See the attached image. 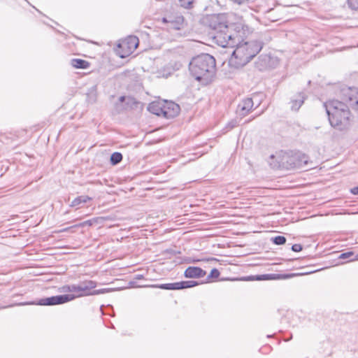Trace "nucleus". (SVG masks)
Returning a JSON list of instances; mask_svg holds the SVG:
<instances>
[{
    "mask_svg": "<svg viewBox=\"0 0 358 358\" xmlns=\"http://www.w3.org/2000/svg\"><path fill=\"white\" fill-rule=\"evenodd\" d=\"M271 241L274 244L281 245L286 243V238L283 236H277L272 238Z\"/></svg>",
    "mask_w": 358,
    "mask_h": 358,
    "instance_id": "nucleus-22",
    "label": "nucleus"
},
{
    "mask_svg": "<svg viewBox=\"0 0 358 358\" xmlns=\"http://www.w3.org/2000/svg\"><path fill=\"white\" fill-rule=\"evenodd\" d=\"M166 107L165 117H171L177 115L180 112L179 105L171 102L164 106Z\"/></svg>",
    "mask_w": 358,
    "mask_h": 358,
    "instance_id": "nucleus-14",
    "label": "nucleus"
},
{
    "mask_svg": "<svg viewBox=\"0 0 358 358\" xmlns=\"http://www.w3.org/2000/svg\"><path fill=\"white\" fill-rule=\"evenodd\" d=\"M234 46L236 47L229 60V64L231 67L239 69L252 60L260 52L263 45L257 41L244 43H240L238 41Z\"/></svg>",
    "mask_w": 358,
    "mask_h": 358,
    "instance_id": "nucleus-4",
    "label": "nucleus"
},
{
    "mask_svg": "<svg viewBox=\"0 0 358 358\" xmlns=\"http://www.w3.org/2000/svg\"><path fill=\"white\" fill-rule=\"evenodd\" d=\"M142 277V275H138L137 278L140 279Z\"/></svg>",
    "mask_w": 358,
    "mask_h": 358,
    "instance_id": "nucleus-34",
    "label": "nucleus"
},
{
    "mask_svg": "<svg viewBox=\"0 0 358 358\" xmlns=\"http://www.w3.org/2000/svg\"><path fill=\"white\" fill-rule=\"evenodd\" d=\"M92 199L88 196L86 195H82L79 196L76 198H75L71 203L70 206L71 207H76L78 206L83 203H85L89 201H91Z\"/></svg>",
    "mask_w": 358,
    "mask_h": 358,
    "instance_id": "nucleus-17",
    "label": "nucleus"
},
{
    "mask_svg": "<svg viewBox=\"0 0 358 358\" xmlns=\"http://www.w3.org/2000/svg\"><path fill=\"white\" fill-rule=\"evenodd\" d=\"M295 273L278 275V274H266L258 275L257 280H270V279H287L295 276Z\"/></svg>",
    "mask_w": 358,
    "mask_h": 358,
    "instance_id": "nucleus-15",
    "label": "nucleus"
},
{
    "mask_svg": "<svg viewBox=\"0 0 358 358\" xmlns=\"http://www.w3.org/2000/svg\"><path fill=\"white\" fill-rule=\"evenodd\" d=\"M162 22L167 24L169 29L180 30L184 24V17L180 14L169 15L162 18Z\"/></svg>",
    "mask_w": 358,
    "mask_h": 358,
    "instance_id": "nucleus-9",
    "label": "nucleus"
},
{
    "mask_svg": "<svg viewBox=\"0 0 358 358\" xmlns=\"http://www.w3.org/2000/svg\"><path fill=\"white\" fill-rule=\"evenodd\" d=\"M138 45V38L136 36H129L123 41L122 43H119L118 48L122 49L123 52H119L120 57L121 58H124L129 56L130 54L135 50Z\"/></svg>",
    "mask_w": 358,
    "mask_h": 358,
    "instance_id": "nucleus-7",
    "label": "nucleus"
},
{
    "mask_svg": "<svg viewBox=\"0 0 358 358\" xmlns=\"http://www.w3.org/2000/svg\"><path fill=\"white\" fill-rule=\"evenodd\" d=\"M229 126H230V128L231 129L236 126V123L231 122V123H229Z\"/></svg>",
    "mask_w": 358,
    "mask_h": 358,
    "instance_id": "nucleus-32",
    "label": "nucleus"
},
{
    "mask_svg": "<svg viewBox=\"0 0 358 358\" xmlns=\"http://www.w3.org/2000/svg\"><path fill=\"white\" fill-rule=\"evenodd\" d=\"M69 228L64 229H62V231H68V230H69Z\"/></svg>",
    "mask_w": 358,
    "mask_h": 358,
    "instance_id": "nucleus-33",
    "label": "nucleus"
},
{
    "mask_svg": "<svg viewBox=\"0 0 358 358\" xmlns=\"http://www.w3.org/2000/svg\"><path fill=\"white\" fill-rule=\"evenodd\" d=\"M71 65L76 69H86L90 66V63L82 59H72Z\"/></svg>",
    "mask_w": 358,
    "mask_h": 358,
    "instance_id": "nucleus-16",
    "label": "nucleus"
},
{
    "mask_svg": "<svg viewBox=\"0 0 358 358\" xmlns=\"http://www.w3.org/2000/svg\"><path fill=\"white\" fill-rule=\"evenodd\" d=\"M189 70L196 80L203 85H208L215 75V59L209 54L199 55L191 60Z\"/></svg>",
    "mask_w": 358,
    "mask_h": 358,
    "instance_id": "nucleus-3",
    "label": "nucleus"
},
{
    "mask_svg": "<svg viewBox=\"0 0 358 358\" xmlns=\"http://www.w3.org/2000/svg\"><path fill=\"white\" fill-rule=\"evenodd\" d=\"M351 193L353 194H358V187L351 189Z\"/></svg>",
    "mask_w": 358,
    "mask_h": 358,
    "instance_id": "nucleus-30",
    "label": "nucleus"
},
{
    "mask_svg": "<svg viewBox=\"0 0 358 358\" xmlns=\"http://www.w3.org/2000/svg\"><path fill=\"white\" fill-rule=\"evenodd\" d=\"M199 285V282L194 280L181 281L179 282L180 289L190 288Z\"/></svg>",
    "mask_w": 358,
    "mask_h": 358,
    "instance_id": "nucleus-19",
    "label": "nucleus"
},
{
    "mask_svg": "<svg viewBox=\"0 0 358 358\" xmlns=\"http://www.w3.org/2000/svg\"><path fill=\"white\" fill-rule=\"evenodd\" d=\"M206 272L200 267L189 266L186 268L184 275L187 278H199L204 277Z\"/></svg>",
    "mask_w": 358,
    "mask_h": 358,
    "instance_id": "nucleus-10",
    "label": "nucleus"
},
{
    "mask_svg": "<svg viewBox=\"0 0 358 358\" xmlns=\"http://www.w3.org/2000/svg\"><path fill=\"white\" fill-rule=\"evenodd\" d=\"M126 104L129 106L130 107L136 106L137 107V105L139 104V102L137 101L134 98L128 96L127 98V102Z\"/></svg>",
    "mask_w": 358,
    "mask_h": 358,
    "instance_id": "nucleus-24",
    "label": "nucleus"
},
{
    "mask_svg": "<svg viewBox=\"0 0 358 358\" xmlns=\"http://www.w3.org/2000/svg\"><path fill=\"white\" fill-rule=\"evenodd\" d=\"M157 287L162 289H167V290H178V289H180L179 282H173V283L161 284V285H158Z\"/></svg>",
    "mask_w": 358,
    "mask_h": 358,
    "instance_id": "nucleus-18",
    "label": "nucleus"
},
{
    "mask_svg": "<svg viewBox=\"0 0 358 358\" xmlns=\"http://www.w3.org/2000/svg\"><path fill=\"white\" fill-rule=\"evenodd\" d=\"M148 110L152 114L165 117L166 107L159 102L153 101L150 103L148 106Z\"/></svg>",
    "mask_w": 358,
    "mask_h": 358,
    "instance_id": "nucleus-11",
    "label": "nucleus"
},
{
    "mask_svg": "<svg viewBox=\"0 0 358 358\" xmlns=\"http://www.w3.org/2000/svg\"><path fill=\"white\" fill-rule=\"evenodd\" d=\"M302 245L300 244H294L292 246V250L294 252H300L302 250Z\"/></svg>",
    "mask_w": 358,
    "mask_h": 358,
    "instance_id": "nucleus-28",
    "label": "nucleus"
},
{
    "mask_svg": "<svg viewBox=\"0 0 358 358\" xmlns=\"http://www.w3.org/2000/svg\"><path fill=\"white\" fill-rule=\"evenodd\" d=\"M96 287V282L93 280H85L76 285V297L98 295L108 292L106 289H94Z\"/></svg>",
    "mask_w": 358,
    "mask_h": 358,
    "instance_id": "nucleus-5",
    "label": "nucleus"
},
{
    "mask_svg": "<svg viewBox=\"0 0 358 358\" xmlns=\"http://www.w3.org/2000/svg\"><path fill=\"white\" fill-rule=\"evenodd\" d=\"M203 23L215 31L213 36L217 43L222 47H234L237 41L241 38L239 34L241 26L228 24L224 14H213L203 18Z\"/></svg>",
    "mask_w": 358,
    "mask_h": 358,
    "instance_id": "nucleus-2",
    "label": "nucleus"
},
{
    "mask_svg": "<svg viewBox=\"0 0 358 358\" xmlns=\"http://www.w3.org/2000/svg\"><path fill=\"white\" fill-rule=\"evenodd\" d=\"M76 299V296L73 294H64L57 295L50 297L41 299L39 301L38 304L41 306H55L59 304H63L64 303L71 301Z\"/></svg>",
    "mask_w": 358,
    "mask_h": 358,
    "instance_id": "nucleus-8",
    "label": "nucleus"
},
{
    "mask_svg": "<svg viewBox=\"0 0 358 358\" xmlns=\"http://www.w3.org/2000/svg\"><path fill=\"white\" fill-rule=\"evenodd\" d=\"M86 224H89V225H90V224H91L90 221V220H88V221L80 223V224H78V225H76L75 227H84V226H85V225H86Z\"/></svg>",
    "mask_w": 358,
    "mask_h": 358,
    "instance_id": "nucleus-29",
    "label": "nucleus"
},
{
    "mask_svg": "<svg viewBox=\"0 0 358 358\" xmlns=\"http://www.w3.org/2000/svg\"><path fill=\"white\" fill-rule=\"evenodd\" d=\"M253 107V101L251 98H247L238 105L239 113L241 116H245Z\"/></svg>",
    "mask_w": 358,
    "mask_h": 358,
    "instance_id": "nucleus-12",
    "label": "nucleus"
},
{
    "mask_svg": "<svg viewBox=\"0 0 358 358\" xmlns=\"http://www.w3.org/2000/svg\"><path fill=\"white\" fill-rule=\"evenodd\" d=\"M62 292H75L76 293V285H70L63 286L62 288Z\"/></svg>",
    "mask_w": 358,
    "mask_h": 358,
    "instance_id": "nucleus-23",
    "label": "nucleus"
},
{
    "mask_svg": "<svg viewBox=\"0 0 358 358\" xmlns=\"http://www.w3.org/2000/svg\"><path fill=\"white\" fill-rule=\"evenodd\" d=\"M357 259H358V257H357Z\"/></svg>",
    "mask_w": 358,
    "mask_h": 358,
    "instance_id": "nucleus-35",
    "label": "nucleus"
},
{
    "mask_svg": "<svg viewBox=\"0 0 358 358\" xmlns=\"http://www.w3.org/2000/svg\"><path fill=\"white\" fill-rule=\"evenodd\" d=\"M220 271L217 268H213L210 271V273L208 276V279L210 278H217L220 276Z\"/></svg>",
    "mask_w": 358,
    "mask_h": 358,
    "instance_id": "nucleus-26",
    "label": "nucleus"
},
{
    "mask_svg": "<svg viewBox=\"0 0 358 358\" xmlns=\"http://www.w3.org/2000/svg\"><path fill=\"white\" fill-rule=\"evenodd\" d=\"M127 98L126 96H122L119 98V101L121 102V103H123L125 101H127Z\"/></svg>",
    "mask_w": 358,
    "mask_h": 358,
    "instance_id": "nucleus-31",
    "label": "nucleus"
},
{
    "mask_svg": "<svg viewBox=\"0 0 358 358\" xmlns=\"http://www.w3.org/2000/svg\"><path fill=\"white\" fill-rule=\"evenodd\" d=\"M305 96L303 93H298L291 99V108L292 110L297 111L304 102Z\"/></svg>",
    "mask_w": 358,
    "mask_h": 358,
    "instance_id": "nucleus-13",
    "label": "nucleus"
},
{
    "mask_svg": "<svg viewBox=\"0 0 358 358\" xmlns=\"http://www.w3.org/2000/svg\"><path fill=\"white\" fill-rule=\"evenodd\" d=\"M352 255H353V253L352 252H344V253H342L340 255L339 258L345 259H348V258L350 257Z\"/></svg>",
    "mask_w": 358,
    "mask_h": 358,
    "instance_id": "nucleus-27",
    "label": "nucleus"
},
{
    "mask_svg": "<svg viewBox=\"0 0 358 358\" xmlns=\"http://www.w3.org/2000/svg\"><path fill=\"white\" fill-rule=\"evenodd\" d=\"M348 3L352 10H358V0H348Z\"/></svg>",
    "mask_w": 358,
    "mask_h": 358,
    "instance_id": "nucleus-25",
    "label": "nucleus"
},
{
    "mask_svg": "<svg viewBox=\"0 0 358 358\" xmlns=\"http://www.w3.org/2000/svg\"><path fill=\"white\" fill-rule=\"evenodd\" d=\"M122 160V155L120 152H113L110 156V163L113 165L119 164Z\"/></svg>",
    "mask_w": 358,
    "mask_h": 358,
    "instance_id": "nucleus-20",
    "label": "nucleus"
},
{
    "mask_svg": "<svg viewBox=\"0 0 358 358\" xmlns=\"http://www.w3.org/2000/svg\"><path fill=\"white\" fill-rule=\"evenodd\" d=\"M302 163L305 164L308 163L306 157L304 155L299 156L298 155L285 154L281 159V166L287 169L298 167Z\"/></svg>",
    "mask_w": 358,
    "mask_h": 358,
    "instance_id": "nucleus-6",
    "label": "nucleus"
},
{
    "mask_svg": "<svg viewBox=\"0 0 358 358\" xmlns=\"http://www.w3.org/2000/svg\"><path fill=\"white\" fill-rule=\"evenodd\" d=\"M343 101L330 100L324 103L331 126L343 131L350 127L352 115L349 107L358 110V88L343 87L341 90Z\"/></svg>",
    "mask_w": 358,
    "mask_h": 358,
    "instance_id": "nucleus-1",
    "label": "nucleus"
},
{
    "mask_svg": "<svg viewBox=\"0 0 358 358\" xmlns=\"http://www.w3.org/2000/svg\"><path fill=\"white\" fill-rule=\"evenodd\" d=\"M195 0H178L180 6L184 8L189 9L193 7Z\"/></svg>",
    "mask_w": 358,
    "mask_h": 358,
    "instance_id": "nucleus-21",
    "label": "nucleus"
}]
</instances>
